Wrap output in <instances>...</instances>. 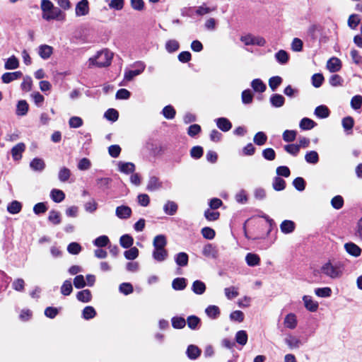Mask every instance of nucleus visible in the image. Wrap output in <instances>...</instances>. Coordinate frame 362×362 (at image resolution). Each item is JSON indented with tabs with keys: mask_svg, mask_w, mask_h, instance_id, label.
Here are the masks:
<instances>
[{
	"mask_svg": "<svg viewBox=\"0 0 362 362\" xmlns=\"http://www.w3.org/2000/svg\"><path fill=\"white\" fill-rule=\"evenodd\" d=\"M344 270V264L339 261L334 260H329L320 268L322 274L333 279L340 278L343 275Z\"/></svg>",
	"mask_w": 362,
	"mask_h": 362,
	"instance_id": "nucleus-1",
	"label": "nucleus"
},
{
	"mask_svg": "<svg viewBox=\"0 0 362 362\" xmlns=\"http://www.w3.org/2000/svg\"><path fill=\"white\" fill-rule=\"evenodd\" d=\"M113 53L107 49H103L97 53L95 57L89 59V66L106 67L110 65Z\"/></svg>",
	"mask_w": 362,
	"mask_h": 362,
	"instance_id": "nucleus-2",
	"label": "nucleus"
},
{
	"mask_svg": "<svg viewBox=\"0 0 362 362\" xmlns=\"http://www.w3.org/2000/svg\"><path fill=\"white\" fill-rule=\"evenodd\" d=\"M132 67L134 68V69H126L124 70V81H131L134 79V77L140 75L141 73L144 72L146 65L142 62H136L133 65Z\"/></svg>",
	"mask_w": 362,
	"mask_h": 362,
	"instance_id": "nucleus-3",
	"label": "nucleus"
},
{
	"mask_svg": "<svg viewBox=\"0 0 362 362\" xmlns=\"http://www.w3.org/2000/svg\"><path fill=\"white\" fill-rule=\"evenodd\" d=\"M65 16V13L59 8L56 6H54L48 12L42 13V18L47 21L52 20L64 21Z\"/></svg>",
	"mask_w": 362,
	"mask_h": 362,
	"instance_id": "nucleus-4",
	"label": "nucleus"
},
{
	"mask_svg": "<svg viewBox=\"0 0 362 362\" xmlns=\"http://www.w3.org/2000/svg\"><path fill=\"white\" fill-rule=\"evenodd\" d=\"M240 40L245 45H257L264 47L266 45V40L264 37L260 36H253L252 35H247L242 36Z\"/></svg>",
	"mask_w": 362,
	"mask_h": 362,
	"instance_id": "nucleus-5",
	"label": "nucleus"
},
{
	"mask_svg": "<svg viewBox=\"0 0 362 362\" xmlns=\"http://www.w3.org/2000/svg\"><path fill=\"white\" fill-rule=\"evenodd\" d=\"M75 12L76 16H83L88 14L89 4L88 0L78 1L76 5Z\"/></svg>",
	"mask_w": 362,
	"mask_h": 362,
	"instance_id": "nucleus-6",
	"label": "nucleus"
},
{
	"mask_svg": "<svg viewBox=\"0 0 362 362\" xmlns=\"http://www.w3.org/2000/svg\"><path fill=\"white\" fill-rule=\"evenodd\" d=\"M115 214L119 218L127 219L131 216L132 209L127 206L122 205L116 208Z\"/></svg>",
	"mask_w": 362,
	"mask_h": 362,
	"instance_id": "nucleus-7",
	"label": "nucleus"
},
{
	"mask_svg": "<svg viewBox=\"0 0 362 362\" xmlns=\"http://www.w3.org/2000/svg\"><path fill=\"white\" fill-rule=\"evenodd\" d=\"M303 300L304 303L305 308L310 312H315L318 309L319 304L317 301L313 300V298L310 296H303Z\"/></svg>",
	"mask_w": 362,
	"mask_h": 362,
	"instance_id": "nucleus-8",
	"label": "nucleus"
},
{
	"mask_svg": "<svg viewBox=\"0 0 362 362\" xmlns=\"http://www.w3.org/2000/svg\"><path fill=\"white\" fill-rule=\"evenodd\" d=\"M23 74L20 71L15 72H6L1 76V81L4 83H9L21 78Z\"/></svg>",
	"mask_w": 362,
	"mask_h": 362,
	"instance_id": "nucleus-9",
	"label": "nucleus"
},
{
	"mask_svg": "<svg viewBox=\"0 0 362 362\" xmlns=\"http://www.w3.org/2000/svg\"><path fill=\"white\" fill-rule=\"evenodd\" d=\"M327 68L332 73L339 71L341 68V62L339 59L337 57H332L327 61Z\"/></svg>",
	"mask_w": 362,
	"mask_h": 362,
	"instance_id": "nucleus-10",
	"label": "nucleus"
},
{
	"mask_svg": "<svg viewBox=\"0 0 362 362\" xmlns=\"http://www.w3.org/2000/svg\"><path fill=\"white\" fill-rule=\"evenodd\" d=\"M202 254L206 257L216 259L218 256V250L212 244L208 243L204 246Z\"/></svg>",
	"mask_w": 362,
	"mask_h": 362,
	"instance_id": "nucleus-11",
	"label": "nucleus"
},
{
	"mask_svg": "<svg viewBox=\"0 0 362 362\" xmlns=\"http://www.w3.org/2000/svg\"><path fill=\"white\" fill-rule=\"evenodd\" d=\"M345 250L347 253H349L350 255H352L354 257H359L361 253V249L355 243H347L344 245Z\"/></svg>",
	"mask_w": 362,
	"mask_h": 362,
	"instance_id": "nucleus-12",
	"label": "nucleus"
},
{
	"mask_svg": "<svg viewBox=\"0 0 362 362\" xmlns=\"http://www.w3.org/2000/svg\"><path fill=\"white\" fill-rule=\"evenodd\" d=\"M215 121L218 128L224 132H228L232 128L231 122L226 117H219Z\"/></svg>",
	"mask_w": 362,
	"mask_h": 362,
	"instance_id": "nucleus-13",
	"label": "nucleus"
},
{
	"mask_svg": "<svg viewBox=\"0 0 362 362\" xmlns=\"http://www.w3.org/2000/svg\"><path fill=\"white\" fill-rule=\"evenodd\" d=\"M53 53L52 47L47 45H42L38 47V54L43 59H49Z\"/></svg>",
	"mask_w": 362,
	"mask_h": 362,
	"instance_id": "nucleus-14",
	"label": "nucleus"
},
{
	"mask_svg": "<svg viewBox=\"0 0 362 362\" xmlns=\"http://www.w3.org/2000/svg\"><path fill=\"white\" fill-rule=\"evenodd\" d=\"M25 146L23 143H18L11 149V155L15 160H18L22 158V153L25 151Z\"/></svg>",
	"mask_w": 362,
	"mask_h": 362,
	"instance_id": "nucleus-15",
	"label": "nucleus"
},
{
	"mask_svg": "<svg viewBox=\"0 0 362 362\" xmlns=\"http://www.w3.org/2000/svg\"><path fill=\"white\" fill-rule=\"evenodd\" d=\"M167 245V239L164 235H156L153 241L154 250L165 249Z\"/></svg>",
	"mask_w": 362,
	"mask_h": 362,
	"instance_id": "nucleus-16",
	"label": "nucleus"
},
{
	"mask_svg": "<svg viewBox=\"0 0 362 362\" xmlns=\"http://www.w3.org/2000/svg\"><path fill=\"white\" fill-rule=\"evenodd\" d=\"M201 349L198 346L193 344L189 345L186 351L187 357L191 360H195L199 358L201 355Z\"/></svg>",
	"mask_w": 362,
	"mask_h": 362,
	"instance_id": "nucleus-17",
	"label": "nucleus"
},
{
	"mask_svg": "<svg viewBox=\"0 0 362 362\" xmlns=\"http://www.w3.org/2000/svg\"><path fill=\"white\" fill-rule=\"evenodd\" d=\"M206 286L201 280H196L192 283V291L197 295H202L205 293Z\"/></svg>",
	"mask_w": 362,
	"mask_h": 362,
	"instance_id": "nucleus-18",
	"label": "nucleus"
},
{
	"mask_svg": "<svg viewBox=\"0 0 362 362\" xmlns=\"http://www.w3.org/2000/svg\"><path fill=\"white\" fill-rule=\"evenodd\" d=\"M118 169L123 173L129 174L134 172L135 165L133 163L131 162L119 161L118 163Z\"/></svg>",
	"mask_w": 362,
	"mask_h": 362,
	"instance_id": "nucleus-19",
	"label": "nucleus"
},
{
	"mask_svg": "<svg viewBox=\"0 0 362 362\" xmlns=\"http://www.w3.org/2000/svg\"><path fill=\"white\" fill-rule=\"evenodd\" d=\"M245 262L249 267H256L260 264V257L255 253H247L245 256Z\"/></svg>",
	"mask_w": 362,
	"mask_h": 362,
	"instance_id": "nucleus-20",
	"label": "nucleus"
},
{
	"mask_svg": "<svg viewBox=\"0 0 362 362\" xmlns=\"http://www.w3.org/2000/svg\"><path fill=\"white\" fill-rule=\"evenodd\" d=\"M175 261L179 267H186L188 264L189 256L186 252H179L175 255Z\"/></svg>",
	"mask_w": 362,
	"mask_h": 362,
	"instance_id": "nucleus-21",
	"label": "nucleus"
},
{
	"mask_svg": "<svg viewBox=\"0 0 362 362\" xmlns=\"http://www.w3.org/2000/svg\"><path fill=\"white\" fill-rule=\"evenodd\" d=\"M152 256L156 261L161 262L168 258V252L166 249L153 250Z\"/></svg>",
	"mask_w": 362,
	"mask_h": 362,
	"instance_id": "nucleus-22",
	"label": "nucleus"
},
{
	"mask_svg": "<svg viewBox=\"0 0 362 362\" xmlns=\"http://www.w3.org/2000/svg\"><path fill=\"white\" fill-rule=\"evenodd\" d=\"M284 324L288 329H295L297 326L296 316L293 313L288 314L284 318Z\"/></svg>",
	"mask_w": 362,
	"mask_h": 362,
	"instance_id": "nucleus-23",
	"label": "nucleus"
},
{
	"mask_svg": "<svg viewBox=\"0 0 362 362\" xmlns=\"http://www.w3.org/2000/svg\"><path fill=\"white\" fill-rule=\"evenodd\" d=\"M206 315L213 320L217 319L221 314L220 309L218 306L211 305L205 309Z\"/></svg>",
	"mask_w": 362,
	"mask_h": 362,
	"instance_id": "nucleus-24",
	"label": "nucleus"
},
{
	"mask_svg": "<svg viewBox=\"0 0 362 362\" xmlns=\"http://www.w3.org/2000/svg\"><path fill=\"white\" fill-rule=\"evenodd\" d=\"M187 286V279L183 277H177L173 279L172 287L175 291H182Z\"/></svg>",
	"mask_w": 362,
	"mask_h": 362,
	"instance_id": "nucleus-25",
	"label": "nucleus"
},
{
	"mask_svg": "<svg viewBox=\"0 0 362 362\" xmlns=\"http://www.w3.org/2000/svg\"><path fill=\"white\" fill-rule=\"evenodd\" d=\"M284 341L290 349H298L301 344L300 339L291 334L288 335Z\"/></svg>",
	"mask_w": 362,
	"mask_h": 362,
	"instance_id": "nucleus-26",
	"label": "nucleus"
},
{
	"mask_svg": "<svg viewBox=\"0 0 362 362\" xmlns=\"http://www.w3.org/2000/svg\"><path fill=\"white\" fill-rule=\"evenodd\" d=\"M270 103L274 107H281L284 105L285 98L280 94H273L270 97Z\"/></svg>",
	"mask_w": 362,
	"mask_h": 362,
	"instance_id": "nucleus-27",
	"label": "nucleus"
},
{
	"mask_svg": "<svg viewBox=\"0 0 362 362\" xmlns=\"http://www.w3.org/2000/svg\"><path fill=\"white\" fill-rule=\"evenodd\" d=\"M50 197L53 202L60 203L65 199V194L61 189H53L51 190Z\"/></svg>",
	"mask_w": 362,
	"mask_h": 362,
	"instance_id": "nucleus-28",
	"label": "nucleus"
},
{
	"mask_svg": "<svg viewBox=\"0 0 362 362\" xmlns=\"http://www.w3.org/2000/svg\"><path fill=\"white\" fill-rule=\"evenodd\" d=\"M280 228L281 232L285 234L291 233L295 229V223L292 221L285 220L281 223Z\"/></svg>",
	"mask_w": 362,
	"mask_h": 362,
	"instance_id": "nucleus-29",
	"label": "nucleus"
},
{
	"mask_svg": "<svg viewBox=\"0 0 362 362\" xmlns=\"http://www.w3.org/2000/svg\"><path fill=\"white\" fill-rule=\"evenodd\" d=\"M76 298L81 302L88 303L92 299L91 292L88 289L81 291L76 294Z\"/></svg>",
	"mask_w": 362,
	"mask_h": 362,
	"instance_id": "nucleus-30",
	"label": "nucleus"
},
{
	"mask_svg": "<svg viewBox=\"0 0 362 362\" xmlns=\"http://www.w3.org/2000/svg\"><path fill=\"white\" fill-rule=\"evenodd\" d=\"M216 7L214 6L213 8H210L206 6V4L204 3L202 5L197 7L194 10V13L196 15L199 16H202L204 15L208 14L212 11H216Z\"/></svg>",
	"mask_w": 362,
	"mask_h": 362,
	"instance_id": "nucleus-31",
	"label": "nucleus"
},
{
	"mask_svg": "<svg viewBox=\"0 0 362 362\" xmlns=\"http://www.w3.org/2000/svg\"><path fill=\"white\" fill-rule=\"evenodd\" d=\"M341 124L346 134H350L354 124V119L350 116L346 117L342 119Z\"/></svg>",
	"mask_w": 362,
	"mask_h": 362,
	"instance_id": "nucleus-32",
	"label": "nucleus"
},
{
	"mask_svg": "<svg viewBox=\"0 0 362 362\" xmlns=\"http://www.w3.org/2000/svg\"><path fill=\"white\" fill-rule=\"evenodd\" d=\"M30 167L35 171H42L45 168V163L42 159L35 158L30 162Z\"/></svg>",
	"mask_w": 362,
	"mask_h": 362,
	"instance_id": "nucleus-33",
	"label": "nucleus"
},
{
	"mask_svg": "<svg viewBox=\"0 0 362 362\" xmlns=\"http://www.w3.org/2000/svg\"><path fill=\"white\" fill-rule=\"evenodd\" d=\"M188 327L192 329H197L199 328L201 320L196 315H190L186 320Z\"/></svg>",
	"mask_w": 362,
	"mask_h": 362,
	"instance_id": "nucleus-34",
	"label": "nucleus"
},
{
	"mask_svg": "<svg viewBox=\"0 0 362 362\" xmlns=\"http://www.w3.org/2000/svg\"><path fill=\"white\" fill-rule=\"evenodd\" d=\"M28 104L25 100H22L18 101L16 107V115L18 116L25 115L28 113Z\"/></svg>",
	"mask_w": 362,
	"mask_h": 362,
	"instance_id": "nucleus-35",
	"label": "nucleus"
},
{
	"mask_svg": "<svg viewBox=\"0 0 362 362\" xmlns=\"http://www.w3.org/2000/svg\"><path fill=\"white\" fill-rule=\"evenodd\" d=\"M163 211L166 214L173 216L177 211V205L173 201H168L163 206Z\"/></svg>",
	"mask_w": 362,
	"mask_h": 362,
	"instance_id": "nucleus-36",
	"label": "nucleus"
},
{
	"mask_svg": "<svg viewBox=\"0 0 362 362\" xmlns=\"http://www.w3.org/2000/svg\"><path fill=\"white\" fill-rule=\"evenodd\" d=\"M18 66L19 61L14 55L7 59L4 64V68L7 70L16 69Z\"/></svg>",
	"mask_w": 362,
	"mask_h": 362,
	"instance_id": "nucleus-37",
	"label": "nucleus"
},
{
	"mask_svg": "<svg viewBox=\"0 0 362 362\" xmlns=\"http://www.w3.org/2000/svg\"><path fill=\"white\" fill-rule=\"evenodd\" d=\"M134 243L133 238L128 234L123 235L119 238V244L124 248H129Z\"/></svg>",
	"mask_w": 362,
	"mask_h": 362,
	"instance_id": "nucleus-38",
	"label": "nucleus"
},
{
	"mask_svg": "<svg viewBox=\"0 0 362 362\" xmlns=\"http://www.w3.org/2000/svg\"><path fill=\"white\" fill-rule=\"evenodd\" d=\"M316 123L308 117L303 118L299 124V127L303 130H310L315 127Z\"/></svg>",
	"mask_w": 362,
	"mask_h": 362,
	"instance_id": "nucleus-39",
	"label": "nucleus"
},
{
	"mask_svg": "<svg viewBox=\"0 0 362 362\" xmlns=\"http://www.w3.org/2000/svg\"><path fill=\"white\" fill-rule=\"evenodd\" d=\"M22 204L18 201H13L7 206V211L11 214H16L21 211Z\"/></svg>",
	"mask_w": 362,
	"mask_h": 362,
	"instance_id": "nucleus-40",
	"label": "nucleus"
},
{
	"mask_svg": "<svg viewBox=\"0 0 362 362\" xmlns=\"http://www.w3.org/2000/svg\"><path fill=\"white\" fill-rule=\"evenodd\" d=\"M161 187V183L159 182L158 177L153 176L151 177L147 185V189L148 191H155Z\"/></svg>",
	"mask_w": 362,
	"mask_h": 362,
	"instance_id": "nucleus-41",
	"label": "nucleus"
},
{
	"mask_svg": "<svg viewBox=\"0 0 362 362\" xmlns=\"http://www.w3.org/2000/svg\"><path fill=\"white\" fill-rule=\"evenodd\" d=\"M251 86L255 92L263 93L267 87L263 81L259 78L254 79L251 82Z\"/></svg>",
	"mask_w": 362,
	"mask_h": 362,
	"instance_id": "nucleus-42",
	"label": "nucleus"
},
{
	"mask_svg": "<svg viewBox=\"0 0 362 362\" xmlns=\"http://www.w3.org/2000/svg\"><path fill=\"white\" fill-rule=\"evenodd\" d=\"M96 315V311L92 306H86L82 310V317L86 320L93 319Z\"/></svg>",
	"mask_w": 362,
	"mask_h": 362,
	"instance_id": "nucleus-43",
	"label": "nucleus"
},
{
	"mask_svg": "<svg viewBox=\"0 0 362 362\" xmlns=\"http://www.w3.org/2000/svg\"><path fill=\"white\" fill-rule=\"evenodd\" d=\"M272 187L276 191H282L286 187V182L284 179L276 176L273 180Z\"/></svg>",
	"mask_w": 362,
	"mask_h": 362,
	"instance_id": "nucleus-44",
	"label": "nucleus"
},
{
	"mask_svg": "<svg viewBox=\"0 0 362 362\" xmlns=\"http://www.w3.org/2000/svg\"><path fill=\"white\" fill-rule=\"evenodd\" d=\"M315 115L319 118H327L329 115V110L325 105H319L315 110Z\"/></svg>",
	"mask_w": 362,
	"mask_h": 362,
	"instance_id": "nucleus-45",
	"label": "nucleus"
},
{
	"mask_svg": "<svg viewBox=\"0 0 362 362\" xmlns=\"http://www.w3.org/2000/svg\"><path fill=\"white\" fill-rule=\"evenodd\" d=\"M48 220L54 225L59 224L62 221L60 212L55 210H51L49 213Z\"/></svg>",
	"mask_w": 362,
	"mask_h": 362,
	"instance_id": "nucleus-46",
	"label": "nucleus"
},
{
	"mask_svg": "<svg viewBox=\"0 0 362 362\" xmlns=\"http://www.w3.org/2000/svg\"><path fill=\"white\" fill-rule=\"evenodd\" d=\"M247 334L245 330H240L235 334V341L242 346L247 344Z\"/></svg>",
	"mask_w": 362,
	"mask_h": 362,
	"instance_id": "nucleus-47",
	"label": "nucleus"
},
{
	"mask_svg": "<svg viewBox=\"0 0 362 362\" xmlns=\"http://www.w3.org/2000/svg\"><path fill=\"white\" fill-rule=\"evenodd\" d=\"M71 176V171L66 167H63L60 168L58 173V178L60 182H65L69 180Z\"/></svg>",
	"mask_w": 362,
	"mask_h": 362,
	"instance_id": "nucleus-48",
	"label": "nucleus"
},
{
	"mask_svg": "<svg viewBox=\"0 0 362 362\" xmlns=\"http://www.w3.org/2000/svg\"><path fill=\"white\" fill-rule=\"evenodd\" d=\"M162 114L165 118L173 119L175 116L176 111L172 105H169L163 109Z\"/></svg>",
	"mask_w": 362,
	"mask_h": 362,
	"instance_id": "nucleus-49",
	"label": "nucleus"
},
{
	"mask_svg": "<svg viewBox=\"0 0 362 362\" xmlns=\"http://www.w3.org/2000/svg\"><path fill=\"white\" fill-rule=\"evenodd\" d=\"M139 250L136 247H131L129 250L124 252V255L127 259L134 260L139 256Z\"/></svg>",
	"mask_w": 362,
	"mask_h": 362,
	"instance_id": "nucleus-50",
	"label": "nucleus"
},
{
	"mask_svg": "<svg viewBox=\"0 0 362 362\" xmlns=\"http://www.w3.org/2000/svg\"><path fill=\"white\" fill-rule=\"evenodd\" d=\"M305 159L308 163L316 164L319 161V156L315 151H310L307 152L305 156Z\"/></svg>",
	"mask_w": 362,
	"mask_h": 362,
	"instance_id": "nucleus-51",
	"label": "nucleus"
},
{
	"mask_svg": "<svg viewBox=\"0 0 362 362\" xmlns=\"http://www.w3.org/2000/svg\"><path fill=\"white\" fill-rule=\"evenodd\" d=\"M275 57L276 61L281 64H285L288 61V54L286 51L283 49H281L279 52H277L275 54Z\"/></svg>",
	"mask_w": 362,
	"mask_h": 362,
	"instance_id": "nucleus-52",
	"label": "nucleus"
},
{
	"mask_svg": "<svg viewBox=\"0 0 362 362\" xmlns=\"http://www.w3.org/2000/svg\"><path fill=\"white\" fill-rule=\"evenodd\" d=\"M73 291L71 280H66L61 286V293L64 296H69Z\"/></svg>",
	"mask_w": 362,
	"mask_h": 362,
	"instance_id": "nucleus-53",
	"label": "nucleus"
},
{
	"mask_svg": "<svg viewBox=\"0 0 362 362\" xmlns=\"http://www.w3.org/2000/svg\"><path fill=\"white\" fill-rule=\"evenodd\" d=\"M267 140V135L263 132H257L253 139V141L255 144L258 146H262L264 145Z\"/></svg>",
	"mask_w": 362,
	"mask_h": 362,
	"instance_id": "nucleus-54",
	"label": "nucleus"
},
{
	"mask_svg": "<svg viewBox=\"0 0 362 362\" xmlns=\"http://www.w3.org/2000/svg\"><path fill=\"white\" fill-rule=\"evenodd\" d=\"M315 293L318 297L327 298L332 294V290L329 287L317 288L315 289Z\"/></svg>",
	"mask_w": 362,
	"mask_h": 362,
	"instance_id": "nucleus-55",
	"label": "nucleus"
},
{
	"mask_svg": "<svg viewBox=\"0 0 362 362\" xmlns=\"http://www.w3.org/2000/svg\"><path fill=\"white\" fill-rule=\"evenodd\" d=\"M104 116L107 120L115 122L118 119L119 113L115 109L110 108L105 112Z\"/></svg>",
	"mask_w": 362,
	"mask_h": 362,
	"instance_id": "nucleus-56",
	"label": "nucleus"
},
{
	"mask_svg": "<svg viewBox=\"0 0 362 362\" xmlns=\"http://www.w3.org/2000/svg\"><path fill=\"white\" fill-rule=\"evenodd\" d=\"M282 78L279 76H272L269 80V86L270 88L274 91L281 84Z\"/></svg>",
	"mask_w": 362,
	"mask_h": 362,
	"instance_id": "nucleus-57",
	"label": "nucleus"
},
{
	"mask_svg": "<svg viewBox=\"0 0 362 362\" xmlns=\"http://www.w3.org/2000/svg\"><path fill=\"white\" fill-rule=\"evenodd\" d=\"M171 321L175 329H182L186 325V320L182 317H174Z\"/></svg>",
	"mask_w": 362,
	"mask_h": 362,
	"instance_id": "nucleus-58",
	"label": "nucleus"
},
{
	"mask_svg": "<svg viewBox=\"0 0 362 362\" xmlns=\"http://www.w3.org/2000/svg\"><path fill=\"white\" fill-rule=\"evenodd\" d=\"M297 132L295 130H285L282 137L284 141L291 142L296 139Z\"/></svg>",
	"mask_w": 362,
	"mask_h": 362,
	"instance_id": "nucleus-59",
	"label": "nucleus"
},
{
	"mask_svg": "<svg viewBox=\"0 0 362 362\" xmlns=\"http://www.w3.org/2000/svg\"><path fill=\"white\" fill-rule=\"evenodd\" d=\"M110 240L107 236L100 235L95 238L93 241V244L98 247H103L107 245Z\"/></svg>",
	"mask_w": 362,
	"mask_h": 362,
	"instance_id": "nucleus-60",
	"label": "nucleus"
},
{
	"mask_svg": "<svg viewBox=\"0 0 362 362\" xmlns=\"http://www.w3.org/2000/svg\"><path fill=\"white\" fill-rule=\"evenodd\" d=\"M361 19L357 14H351L348 19V25L351 29H356L360 23Z\"/></svg>",
	"mask_w": 362,
	"mask_h": 362,
	"instance_id": "nucleus-61",
	"label": "nucleus"
},
{
	"mask_svg": "<svg viewBox=\"0 0 362 362\" xmlns=\"http://www.w3.org/2000/svg\"><path fill=\"white\" fill-rule=\"evenodd\" d=\"M242 102L243 103L247 105L250 104L253 100V95L250 89L245 90L242 92Z\"/></svg>",
	"mask_w": 362,
	"mask_h": 362,
	"instance_id": "nucleus-62",
	"label": "nucleus"
},
{
	"mask_svg": "<svg viewBox=\"0 0 362 362\" xmlns=\"http://www.w3.org/2000/svg\"><path fill=\"white\" fill-rule=\"evenodd\" d=\"M331 204L333 208L335 209H340L343 207L344 205V199L343 197L340 195H337L334 197L331 200Z\"/></svg>",
	"mask_w": 362,
	"mask_h": 362,
	"instance_id": "nucleus-63",
	"label": "nucleus"
},
{
	"mask_svg": "<svg viewBox=\"0 0 362 362\" xmlns=\"http://www.w3.org/2000/svg\"><path fill=\"white\" fill-rule=\"evenodd\" d=\"M33 81L30 76H26L23 78V81L21 84L23 90L28 92L32 89Z\"/></svg>",
	"mask_w": 362,
	"mask_h": 362,
	"instance_id": "nucleus-64",
	"label": "nucleus"
}]
</instances>
